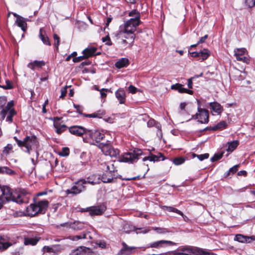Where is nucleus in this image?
I'll list each match as a JSON object with an SVG mask.
<instances>
[{"instance_id":"nucleus-46","label":"nucleus","mask_w":255,"mask_h":255,"mask_svg":"<svg viewBox=\"0 0 255 255\" xmlns=\"http://www.w3.org/2000/svg\"><path fill=\"white\" fill-rule=\"evenodd\" d=\"M223 153H219V154H215L214 155V156H213L211 158V160L213 162V161H215L218 160H219L223 157Z\"/></svg>"},{"instance_id":"nucleus-36","label":"nucleus","mask_w":255,"mask_h":255,"mask_svg":"<svg viewBox=\"0 0 255 255\" xmlns=\"http://www.w3.org/2000/svg\"><path fill=\"white\" fill-rule=\"evenodd\" d=\"M11 245V244L5 242L3 239H0V251H3Z\"/></svg>"},{"instance_id":"nucleus-38","label":"nucleus","mask_w":255,"mask_h":255,"mask_svg":"<svg viewBox=\"0 0 255 255\" xmlns=\"http://www.w3.org/2000/svg\"><path fill=\"white\" fill-rule=\"evenodd\" d=\"M16 114V112L15 110H11L10 111L9 113H8V116L6 118V121L11 123L12 122V117Z\"/></svg>"},{"instance_id":"nucleus-62","label":"nucleus","mask_w":255,"mask_h":255,"mask_svg":"<svg viewBox=\"0 0 255 255\" xmlns=\"http://www.w3.org/2000/svg\"><path fill=\"white\" fill-rule=\"evenodd\" d=\"M83 115H84L86 117H88V118H97V116H96V113H94L93 114H83Z\"/></svg>"},{"instance_id":"nucleus-27","label":"nucleus","mask_w":255,"mask_h":255,"mask_svg":"<svg viewBox=\"0 0 255 255\" xmlns=\"http://www.w3.org/2000/svg\"><path fill=\"white\" fill-rule=\"evenodd\" d=\"M99 147L101 149L103 153L106 155H108L109 154L110 151L113 148L111 144L107 143H101L99 145Z\"/></svg>"},{"instance_id":"nucleus-54","label":"nucleus","mask_w":255,"mask_h":255,"mask_svg":"<svg viewBox=\"0 0 255 255\" xmlns=\"http://www.w3.org/2000/svg\"><path fill=\"white\" fill-rule=\"evenodd\" d=\"M1 87L4 89H11L13 88V86L9 81H6V84L2 86Z\"/></svg>"},{"instance_id":"nucleus-44","label":"nucleus","mask_w":255,"mask_h":255,"mask_svg":"<svg viewBox=\"0 0 255 255\" xmlns=\"http://www.w3.org/2000/svg\"><path fill=\"white\" fill-rule=\"evenodd\" d=\"M239 167V165H236L232 167V168H231L229 169V170L227 172L226 175H229L230 173H232V174L236 173L238 171Z\"/></svg>"},{"instance_id":"nucleus-7","label":"nucleus","mask_w":255,"mask_h":255,"mask_svg":"<svg viewBox=\"0 0 255 255\" xmlns=\"http://www.w3.org/2000/svg\"><path fill=\"white\" fill-rule=\"evenodd\" d=\"M86 184V181L85 179H81L76 182L75 184L69 189L66 191L67 194L77 195L80 193L85 190V187L84 185Z\"/></svg>"},{"instance_id":"nucleus-31","label":"nucleus","mask_w":255,"mask_h":255,"mask_svg":"<svg viewBox=\"0 0 255 255\" xmlns=\"http://www.w3.org/2000/svg\"><path fill=\"white\" fill-rule=\"evenodd\" d=\"M43 30L42 28H40L39 30V37L43 42V43L47 45L50 46L51 43L49 41V38L47 36H44L43 33Z\"/></svg>"},{"instance_id":"nucleus-8","label":"nucleus","mask_w":255,"mask_h":255,"mask_svg":"<svg viewBox=\"0 0 255 255\" xmlns=\"http://www.w3.org/2000/svg\"><path fill=\"white\" fill-rule=\"evenodd\" d=\"M105 137L104 133H101L98 130H87L86 132V137L89 138L93 140H95L97 142H100Z\"/></svg>"},{"instance_id":"nucleus-3","label":"nucleus","mask_w":255,"mask_h":255,"mask_svg":"<svg viewBox=\"0 0 255 255\" xmlns=\"http://www.w3.org/2000/svg\"><path fill=\"white\" fill-rule=\"evenodd\" d=\"M49 204L47 200H42L31 204L26 208V214L28 216L33 217L37 214H44L45 213Z\"/></svg>"},{"instance_id":"nucleus-18","label":"nucleus","mask_w":255,"mask_h":255,"mask_svg":"<svg viewBox=\"0 0 255 255\" xmlns=\"http://www.w3.org/2000/svg\"><path fill=\"white\" fill-rule=\"evenodd\" d=\"M117 99L119 101L120 104H123L126 102V95L125 90L123 89H119L115 93Z\"/></svg>"},{"instance_id":"nucleus-55","label":"nucleus","mask_w":255,"mask_h":255,"mask_svg":"<svg viewBox=\"0 0 255 255\" xmlns=\"http://www.w3.org/2000/svg\"><path fill=\"white\" fill-rule=\"evenodd\" d=\"M85 58H86L85 56V55H84L83 56H79V57H77L74 58L73 59V61L75 63L79 62L83 60Z\"/></svg>"},{"instance_id":"nucleus-59","label":"nucleus","mask_w":255,"mask_h":255,"mask_svg":"<svg viewBox=\"0 0 255 255\" xmlns=\"http://www.w3.org/2000/svg\"><path fill=\"white\" fill-rule=\"evenodd\" d=\"M74 107L76 109L77 112L78 113H79L80 114H82V108L80 105L74 104Z\"/></svg>"},{"instance_id":"nucleus-33","label":"nucleus","mask_w":255,"mask_h":255,"mask_svg":"<svg viewBox=\"0 0 255 255\" xmlns=\"http://www.w3.org/2000/svg\"><path fill=\"white\" fill-rule=\"evenodd\" d=\"M128 15L131 17V18L129 20H137V21H140V13L136 10H132V11L129 12L128 13Z\"/></svg>"},{"instance_id":"nucleus-61","label":"nucleus","mask_w":255,"mask_h":255,"mask_svg":"<svg viewBox=\"0 0 255 255\" xmlns=\"http://www.w3.org/2000/svg\"><path fill=\"white\" fill-rule=\"evenodd\" d=\"M194 77H191V78H190L188 80L187 85L189 89L192 88V86H193L192 80L194 79Z\"/></svg>"},{"instance_id":"nucleus-53","label":"nucleus","mask_w":255,"mask_h":255,"mask_svg":"<svg viewBox=\"0 0 255 255\" xmlns=\"http://www.w3.org/2000/svg\"><path fill=\"white\" fill-rule=\"evenodd\" d=\"M152 229L156 231L159 234H164L167 232L166 229L163 228L152 227Z\"/></svg>"},{"instance_id":"nucleus-1","label":"nucleus","mask_w":255,"mask_h":255,"mask_svg":"<svg viewBox=\"0 0 255 255\" xmlns=\"http://www.w3.org/2000/svg\"><path fill=\"white\" fill-rule=\"evenodd\" d=\"M140 22V21L137 20H128L125 23L123 29L121 27V30L116 34V37L121 40L119 43L123 48H130L133 45L135 39L134 32Z\"/></svg>"},{"instance_id":"nucleus-22","label":"nucleus","mask_w":255,"mask_h":255,"mask_svg":"<svg viewBox=\"0 0 255 255\" xmlns=\"http://www.w3.org/2000/svg\"><path fill=\"white\" fill-rule=\"evenodd\" d=\"M97 48L95 47H88L83 51V53L86 58L95 55V52ZM97 54L96 55H98Z\"/></svg>"},{"instance_id":"nucleus-25","label":"nucleus","mask_w":255,"mask_h":255,"mask_svg":"<svg viewBox=\"0 0 255 255\" xmlns=\"http://www.w3.org/2000/svg\"><path fill=\"white\" fill-rule=\"evenodd\" d=\"M162 157V160H163L165 158L163 155L161 153H159L158 155L151 154L150 156H146L143 158V161L149 160L150 161H157L160 160V158Z\"/></svg>"},{"instance_id":"nucleus-15","label":"nucleus","mask_w":255,"mask_h":255,"mask_svg":"<svg viewBox=\"0 0 255 255\" xmlns=\"http://www.w3.org/2000/svg\"><path fill=\"white\" fill-rule=\"evenodd\" d=\"M13 15L16 18L15 23L17 25L20 27L23 31H26L27 29V23L24 18L16 13H14Z\"/></svg>"},{"instance_id":"nucleus-52","label":"nucleus","mask_w":255,"mask_h":255,"mask_svg":"<svg viewBox=\"0 0 255 255\" xmlns=\"http://www.w3.org/2000/svg\"><path fill=\"white\" fill-rule=\"evenodd\" d=\"M245 2L249 7H253L255 5V0H246Z\"/></svg>"},{"instance_id":"nucleus-29","label":"nucleus","mask_w":255,"mask_h":255,"mask_svg":"<svg viewBox=\"0 0 255 255\" xmlns=\"http://www.w3.org/2000/svg\"><path fill=\"white\" fill-rule=\"evenodd\" d=\"M115 175H111L106 172L103 174L101 177V181H102L104 183L111 182L115 177Z\"/></svg>"},{"instance_id":"nucleus-34","label":"nucleus","mask_w":255,"mask_h":255,"mask_svg":"<svg viewBox=\"0 0 255 255\" xmlns=\"http://www.w3.org/2000/svg\"><path fill=\"white\" fill-rule=\"evenodd\" d=\"M210 54V51L207 49H204L199 52V59H201L203 60H206L208 58Z\"/></svg>"},{"instance_id":"nucleus-47","label":"nucleus","mask_w":255,"mask_h":255,"mask_svg":"<svg viewBox=\"0 0 255 255\" xmlns=\"http://www.w3.org/2000/svg\"><path fill=\"white\" fill-rule=\"evenodd\" d=\"M53 38L54 40V45L58 48L60 43V37L56 34H54Z\"/></svg>"},{"instance_id":"nucleus-40","label":"nucleus","mask_w":255,"mask_h":255,"mask_svg":"<svg viewBox=\"0 0 255 255\" xmlns=\"http://www.w3.org/2000/svg\"><path fill=\"white\" fill-rule=\"evenodd\" d=\"M72 228L75 230H80L84 228V225L83 223L79 222H74L71 226Z\"/></svg>"},{"instance_id":"nucleus-13","label":"nucleus","mask_w":255,"mask_h":255,"mask_svg":"<svg viewBox=\"0 0 255 255\" xmlns=\"http://www.w3.org/2000/svg\"><path fill=\"white\" fill-rule=\"evenodd\" d=\"M60 118L58 117L54 118V127L56 129V132L57 134H60L64 131L66 130L67 128V126L65 125H61V124L59 122Z\"/></svg>"},{"instance_id":"nucleus-48","label":"nucleus","mask_w":255,"mask_h":255,"mask_svg":"<svg viewBox=\"0 0 255 255\" xmlns=\"http://www.w3.org/2000/svg\"><path fill=\"white\" fill-rule=\"evenodd\" d=\"M102 41L104 42H106V44H107L108 45L110 46V45H112V42L111 41L109 35H107V36H105V37H103Z\"/></svg>"},{"instance_id":"nucleus-6","label":"nucleus","mask_w":255,"mask_h":255,"mask_svg":"<svg viewBox=\"0 0 255 255\" xmlns=\"http://www.w3.org/2000/svg\"><path fill=\"white\" fill-rule=\"evenodd\" d=\"M198 112L195 115L192 116L191 118L187 121H190L191 119H198V122L201 124H207L209 122V112L208 111L201 108L199 106L198 108Z\"/></svg>"},{"instance_id":"nucleus-11","label":"nucleus","mask_w":255,"mask_h":255,"mask_svg":"<svg viewBox=\"0 0 255 255\" xmlns=\"http://www.w3.org/2000/svg\"><path fill=\"white\" fill-rule=\"evenodd\" d=\"M246 49L245 48H237L235 49V56L236 59L238 61H241L246 63H249L250 62L249 59L244 56Z\"/></svg>"},{"instance_id":"nucleus-58","label":"nucleus","mask_w":255,"mask_h":255,"mask_svg":"<svg viewBox=\"0 0 255 255\" xmlns=\"http://www.w3.org/2000/svg\"><path fill=\"white\" fill-rule=\"evenodd\" d=\"M95 113L98 118H101L105 114V113L101 110H99Z\"/></svg>"},{"instance_id":"nucleus-9","label":"nucleus","mask_w":255,"mask_h":255,"mask_svg":"<svg viewBox=\"0 0 255 255\" xmlns=\"http://www.w3.org/2000/svg\"><path fill=\"white\" fill-rule=\"evenodd\" d=\"M106 210V207L104 204L98 206H92L87 209V211L91 216L101 215Z\"/></svg>"},{"instance_id":"nucleus-41","label":"nucleus","mask_w":255,"mask_h":255,"mask_svg":"<svg viewBox=\"0 0 255 255\" xmlns=\"http://www.w3.org/2000/svg\"><path fill=\"white\" fill-rule=\"evenodd\" d=\"M120 150L117 148H114L113 147L112 149L110 151V153L108 155H109L111 157H117L119 155Z\"/></svg>"},{"instance_id":"nucleus-12","label":"nucleus","mask_w":255,"mask_h":255,"mask_svg":"<svg viewBox=\"0 0 255 255\" xmlns=\"http://www.w3.org/2000/svg\"><path fill=\"white\" fill-rule=\"evenodd\" d=\"M175 245V244L171 241L167 240H160L151 243L149 246L152 248L159 249L167 246H171Z\"/></svg>"},{"instance_id":"nucleus-28","label":"nucleus","mask_w":255,"mask_h":255,"mask_svg":"<svg viewBox=\"0 0 255 255\" xmlns=\"http://www.w3.org/2000/svg\"><path fill=\"white\" fill-rule=\"evenodd\" d=\"M45 63L43 61H37L35 60L33 62L29 63L27 67L31 69L34 70L35 67L40 68L44 66Z\"/></svg>"},{"instance_id":"nucleus-49","label":"nucleus","mask_w":255,"mask_h":255,"mask_svg":"<svg viewBox=\"0 0 255 255\" xmlns=\"http://www.w3.org/2000/svg\"><path fill=\"white\" fill-rule=\"evenodd\" d=\"M4 172H6L8 174H11L12 172H13V171L11 169H9L7 167H0V173H4Z\"/></svg>"},{"instance_id":"nucleus-10","label":"nucleus","mask_w":255,"mask_h":255,"mask_svg":"<svg viewBox=\"0 0 255 255\" xmlns=\"http://www.w3.org/2000/svg\"><path fill=\"white\" fill-rule=\"evenodd\" d=\"M87 129L81 126H73L69 128V132L76 136H81L84 134L86 135Z\"/></svg>"},{"instance_id":"nucleus-17","label":"nucleus","mask_w":255,"mask_h":255,"mask_svg":"<svg viewBox=\"0 0 255 255\" xmlns=\"http://www.w3.org/2000/svg\"><path fill=\"white\" fill-rule=\"evenodd\" d=\"M179 251L180 252L177 253L175 255H193L194 253V250L191 247H182Z\"/></svg>"},{"instance_id":"nucleus-4","label":"nucleus","mask_w":255,"mask_h":255,"mask_svg":"<svg viewBox=\"0 0 255 255\" xmlns=\"http://www.w3.org/2000/svg\"><path fill=\"white\" fill-rule=\"evenodd\" d=\"M14 139L19 147H25L28 153L31 150L37 148L38 144V140L35 135L27 136L23 141L19 140L16 136L14 137Z\"/></svg>"},{"instance_id":"nucleus-32","label":"nucleus","mask_w":255,"mask_h":255,"mask_svg":"<svg viewBox=\"0 0 255 255\" xmlns=\"http://www.w3.org/2000/svg\"><path fill=\"white\" fill-rule=\"evenodd\" d=\"M161 208L163 210H166L168 212H173L176 213L178 214L181 215L182 217L184 216V214L182 212H181L177 209L175 208L174 207H170V206H161Z\"/></svg>"},{"instance_id":"nucleus-23","label":"nucleus","mask_w":255,"mask_h":255,"mask_svg":"<svg viewBox=\"0 0 255 255\" xmlns=\"http://www.w3.org/2000/svg\"><path fill=\"white\" fill-rule=\"evenodd\" d=\"M39 240V238L34 237V238H28V237H24V245L25 246L31 245L34 246L37 244Z\"/></svg>"},{"instance_id":"nucleus-57","label":"nucleus","mask_w":255,"mask_h":255,"mask_svg":"<svg viewBox=\"0 0 255 255\" xmlns=\"http://www.w3.org/2000/svg\"><path fill=\"white\" fill-rule=\"evenodd\" d=\"M128 91L129 93H131L132 94H134L136 92L137 89L134 86L132 85H130L128 88Z\"/></svg>"},{"instance_id":"nucleus-37","label":"nucleus","mask_w":255,"mask_h":255,"mask_svg":"<svg viewBox=\"0 0 255 255\" xmlns=\"http://www.w3.org/2000/svg\"><path fill=\"white\" fill-rule=\"evenodd\" d=\"M228 151H234L239 145V142L237 140H234L231 142L228 143Z\"/></svg>"},{"instance_id":"nucleus-64","label":"nucleus","mask_w":255,"mask_h":255,"mask_svg":"<svg viewBox=\"0 0 255 255\" xmlns=\"http://www.w3.org/2000/svg\"><path fill=\"white\" fill-rule=\"evenodd\" d=\"M155 123V121L154 120H150L147 123L148 127H151L154 125Z\"/></svg>"},{"instance_id":"nucleus-50","label":"nucleus","mask_w":255,"mask_h":255,"mask_svg":"<svg viewBox=\"0 0 255 255\" xmlns=\"http://www.w3.org/2000/svg\"><path fill=\"white\" fill-rule=\"evenodd\" d=\"M110 91V90L108 89H102L100 90L101 97L102 98H105L107 97V93Z\"/></svg>"},{"instance_id":"nucleus-60","label":"nucleus","mask_w":255,"mask_h":255,"mask_svg":"<svg viewBox=\"0 0 255 255\" xmlns=\"http://www.w3.org/2000/svg\"><path fill=\"white\" fill-rule=\"evenodd\" d=\"M208 36V35H205L203 37H201L199 41L197 42V44H199L200 43H204L206 39L207 38Z\"/></svg>"},{"instance_id":"nucleus-43","label":"nucleus","mask_w":255,"mask_h":255,"mask_svg":"<svg viewBox=\"0 0 255 255\" xmlns=\"http://www.w3.org/2000/svg\"><path fill=\"white\" fill-rule=\"evenodd\" d=\"M184 161H185L184 158L180 157L175 158L173 160V162L174 164L178 165H180V164L183 163L184 162Z\"/></svg>"},{"instance_id":"nucleus-21","label":"nucleus","mask_w":255,"mask_h":255,"mask_svg":"<svg viewBox=\"0 0 255 255\" xmlns=\"http://www.w3.org/2000/svg\"><path fill=\"white\" fill-rule=\"evenodd\" d=\"M209 105L212 111L217 114H221L223 111V108L221 105L216 102L210 103Z\"/></svg>"},{"instance_id":"nucleus-26","label":"nucleus","mask_w":255,"mask_h":255,"mask_svg":"<svg viewBox=\"0 0 255 255\" xmlns=\"http://www.w3.org/2000/svg\"><path fill=\"white\" fill-rule=\"evenodd\" d=\"M128 64V59L126 58H122L115 63V66L119 69H121L127 67Z\"/></svg>"},{"instance_id":"nucleus-45","label":"nucleus","mask_w":255,"mask_h":255,"mask_svg":"<svg viewBox=\"0 0 255 255\" xmlns=\"http://www.w3.org/2000/svg\"><path fill=\"white\" fill-rule=\"evenodd\" d=\"M13 148L12 145L11 144H8L6 146L4 147L2 152L4 154H8L10 150Z\"/></svg>"},{"instance_id":"nucleus-16","label":"nucleus","mask_w":255,"mask_h":255,"mask_svg":"<svg viewBox=\"0 0 255 255\" xmlns=\"http://www.w3.org/2000/svg\"><path fill=\"white\" fill-rule=\"evenodd\" d=\"M14 106L13 101L8 102L6 106H5L0 112V115L3 119H4L7 114L9 113L10 110H14L13 108Z\"/></svg>"},{"instance_id":"nucleus-42","label":"nucleus","mask_w":255,"mask_h":255,"mask_svg":"<svg viewBox=\"0 0 255 255\" xmlns=\"http://www.w3.org/2000/svg\"><path fill=\"white\" fill-rule=\"evenodd\" d=\"M69 149L68 147H65L62 148V150L59 153V155L61 156H66L69 154Z\"/></svg>"},{"instance_id":"nucleus-19","label":"nucleus","mask_w":255,"mask_h":255,"mask_svg":"<svg viewBox=\"0 0 255 255\" xmlns=\"http://www.w3.org/2000/svg\"><path fill=\"white\" fill-rule=\"evenodd\" d=\"M171 89L177 90L180 93H187L190 95H192L193 93V91L183 88L182 85L178 83L172 85Z\"/></svg>"},{"instance_id":"nucleus-14","label":"nucleus","mask_w":255,"mask_h":255,"mask_svg":"<svg viewBox=\"0 0 255 255\" xmlns=\"http://www.w3.org/2000/svg\"><path fill=\"white\" fill-rule=\"evenodd\" d=\"M122 248L120 250L119 254L122 255H129L134 252L136 248L129 247L125 242L122 243Z\"/></svg>"},{"instance_id":"nucleus-24","label":"nucleus","mask_w":255,"mask_h":255,"mask_svg":"<svg viewBox=\"0 0 255 255\" xmlns=\"http://www.w3.org/2000/svg\"><path fill=\"white\" fill-rule=\"evenodd\" d=\"M101 166H105L106 172L111 175H115L114 172L117 171L116 168L112 163L105 162L101 164Z\"/></svg>"},{"instance_id":"nucleus-2","label":"nucleus","mask_w":255,"mask_h":255,"mask_svg":"<svg viewBox=\"0 0 255 255\" xmlns=\"http://www.w3.org/2000/svg\"><path fill=\"white\" fill-rule=\"evenodd\" d=\"M0 197L3 200L12 201L18 204L27 203L29 202L30 194L24 189L12 191L7 186L0 187Z\"/></svg>"},{"instance_id":"nucleus-35","label":"nucleus","mask_w":255,"mask_h":255,"mask_svg":"<svg viewBox=\"0 0 255 255\" xmlns=\"http://www.w3.org/2000/svg\"><path fill=\"white\" fill-rule=\"evenodd\" d=\"M249 238V237L243 236L241 234H238L236 235L234 240L239 242L244 243L248 242V240Z\"/></svg>"},{"instance_id":"nucleus-5","label":"nucleus","mask_w":255,"mask_h":255,"mask_svg":"<svg viewBox=\"0 0 255 255\" xmlns=\"http://www.w3.org/2000/svg\"><path fill=\"white\" fill-rule=\"evenodd\" d=\"M142 154V151L140 149L134 150L132 152H126L120 157L119 161L120 162H128L133 163L137 161L138 156Z\"/></svg>"},{"instance_id":"nucleus-63","label":"nucleus","mask_w":255,"mask_h":255,"mask_svg":"<svg viewBox=\"0 0 255 255\" xmlns=\"http://www.w3.org/2000/svg\"><path fill=\"white\" fill-rule=\"evenodd\" d=\"M61 96H60V97L64 98L66 96V93H67L66 90L65 89H62L61 90Z\"/></svg>"},{"instance_id":"nucleus-39","label":"nucleus","mask_w":255,"mask_h":255,"mask_svg":"<svg viewBox=\"0 0 255 255\" xmlns=\"http://www.w3.org/2000/svg\"><path fill=\"white\" fill-rule=\"evenodd\" d=\"M57 246H58L54 245V246H52V247H49V246H45L43 247V248H42V251L44 253H45V252H47V253H55L54 248H56Z\"/></svg>"},{"instance_id":"nucleus-56","label":"nucleus","mask_w":255,"mask_h":255,"mask_svg":"<svg viewBox=\"0 0 255 255\" xmlns=\"http://www.w3.org/2000/svg\"><path fill=\"white\" fill-rule=\"evenodd\" d=\"M86 236V235L85 234H83L81 235L75 236L73 237V240H80V239H85Z\"/></svg>"},{"instance_id":"nucleus-51","label":"nucleus","mask_w":255,"mask_h":255,"mask_svg":"<svg viewBox=\"0 0 255 255\" xmlns=\"http://www.w3.org/2000/svg\"><path fill=\"white\" fill-rule=\"evenodd\" d=\"M196 156L200 160L202 161L204 159L208 158L209 154L208 153H204L203 154L197 155Z\"/></svg>"},{"instance_id":"nucleus-30","label":"nucleus","mask_w":255,"mask_h":255,"mask_svg":"<svg viewBox=\"0 0 255 255\" xmlns=\"http://www.w3.org/2000/svg\"><path fill=\"white\" fill-rule=\"evenodd\" d=\"M227 127V124L225 121H221L216 125L212 127V130L216 131L218 130H223Z\"/></svg>"},{"instance_id":"nucleus-20","label":"nucleus","mask_w":255,"mask_h":255,"mask_svg":"<svg viewBox=\"0 0 255 255\" xmlns=\"http://www.w3.org/2000/svg\"><path fill=\"white\" fill-rule=\"evenodd\" d=\"M86 181V184L87 183L95 185L99 184L101 182V176L98 174H93L88 177Z\"/></svg>"}]
</instances>
